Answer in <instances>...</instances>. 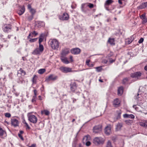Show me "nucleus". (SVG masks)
Wrapping results in <instances>:
<instances>
[{"mask_svg": "<svg viewBox=\"0 0 147 147\" xmlns=\"http://www.w3.org/2000/svg\"><path fill=\"white\" fill-rule=\"evenodd\" d=\"M34 96H37V91L36 90H34Z\"/></svg>", "mask_w": 147, "mask_h": 147, "instance_id": "obj_55", "label": "nucleus"}, {"mask_svg": "<svg viewBox=\"0 0 147 147\" xmlns=\"http://www.w3.org/2000/svg\"><path fill=\"white\" fill-rule=\"evenodd\" d=\"M82 11L84 13H86V11L84 9V7H82Z\"/></svg>", "mask_w": 147, "mask_h": 147, "instance_id": "obj_60", "label": "nucleus"}, {"mask_svg": "<svg viewBox=\"0 0 147 147\" xmlns=\"http://www.w3.org/2000/svg\"><path fill=\"white\" fill-rule=\"evenodd\" d=\"M133 107L136 110H137L138 109V107H136V105H134L133 106Z\"/></svg>", "mask_w": 147, "mask_h": 147, "instance_id": "obj_61", "label": "nucleus"}, {"mask_svg": "<svg viewBox=\"0 0 147 147\" xmlns=\"http://www.w3.org/2000/svg\"><path fill=\"white\" fill-rule=\"evenodd\" d=\"M5 116L6 117H7L8 118L10 117L11 116V114L10 113H6L5 114Z\"/></svg>", "mask_w": 147, "mask_h": 147, "instance_id": "obj_46", "label": "nucleus"}, {"mask_svg": "<svg viewBox=\"0 0 147 147\" xmlns=\"http://www.w3.org/2000/svg\"><path fill=\"white\" fill-rule=\"evenodd\" d=\"M36 145L35 144H32L30 146H29V147H36Z\"/></svg>", "mask_w": 147, "mask_h": 147, "instance_id": "obj_57", "label": "nucleus"}, {"mask_svg": "<svg viewBox=\"0 0 147 147\" xmlns=\"http://www.w3.org/2000/svg\"><path fill=\"white\" fill-rule=\"evenodd\" d=\"M44 36V34H41L40 35L39 39V44H41V42L43 40Z\"/></svg>", "mask_w": 147, "mask_h": 147, "instance_id": "obj_25", "label": "nucleus"}, {"mask_svg": "<svg viewBox=\"0 0 147 147\" xmlns=\"http://www.w3.org/2000/svg\"><path fill=\"white\" fill-rule=\"evenodd\" d=\"M80 51V49L78 48H73L71 50V53L74 55H77L79 54Z\"/></svg>", "mask_w": 147, "mask_h": 147, "instance_id": "obj_13", "label": "nucleus"}, {"mask_svg": "<svg viewBox=\"0 0 147 147\" xmlns=\"http://www.w3.org/2000/svg\"><path fill=\"white\" fill-rule=\"evenodd\" d=\"M146 17L145 16V13L143 14L141 16H140V18L142 19L143 18H145Z\"/></svg>", "mask_w": 147, "mask_h": 147, "instance_id": "obj_51", "label": "nucleus"}, {"mask_svg": "<svg viewBox=\"0 0 147 147\" xmlns=\"http://www.w3.org/2000/svg\"><path fill=\"white\" fill-rule=\"evenodd\" d=\"M32 33H33V35H34V37L35 36L38 34V33L34 31L33 32H32Z\"/></svg>", "mask_w": 147, "mask_h": 147, "instance_id": "obj_52", "label": "nucleus"}, {"mask_svg": "<svg viewBox=\"0 0 147 147\" xmlns=\"http://www.w3.org/2000/svg\"><path fill=\"white\" fill-rule=\"evenodd\" d=\"M60 69L62 72L65 73H67L72 71V69L71 68L67 67H61L60 68Z\"/></svg>", "mask_w": 147, "mask_h": 147, "instance_id": "obj_9", "label": "nucleus"}, {"mask_svg": "<svg viewBox=\"0 0 147 147\" xmlns=\"http://www.w3.org/2000/svg\"><path fill=\"white\" fill-rule=\"evenodd\" d=\"M37 38L31 39L30 38V39L29 41L30 42H34L36 41L37 40Z\"/></svg>", "mask_w": 147, "mask_h": 147, "instance_id": "obj_36", "label": "nucleus"}, {"mask_svg": "<svg viewBox=\"0 0 147 147\" xmlns=\"http://www.w3.org/2000/svg\"><path fill=\"white\" fill-rule=\"evenodd\" d=\"M123 92V87H119L118 90V94L119 96H121Z\"/></svg>", "mask_w": 147, "mask_h": 147, "instance_id": "obj_24", "label": "nucleus"}, {"mask_svg": "<svg viewBox=\"0 0 147 147\" xmlns=\"http://www.w3.org/2000/svg\"><path fill=\"white\" fill-rule=\"evenodd\" d=\"M72 99L73 100V103H74L76 101V99H75L74 98H72Z\"/></svg>", "mask_w": 147, "mask_h": 147, "instance_id": "obj_62", "label": "nucleus"}, {"mask_svg": "<svg viewBox=\"0 0 147 147\" xmlns=\"http://www.w3.org/2000/svg\"><path fill=\"white\" fill-rule=\"evenodd\" d=\"M36 96H33L32 97V102H34L36 101Z\"/></svg>", "mask_w": 147, "mask_h": 147, "instance_id": "obj_47", "label": "nucleus"}, {"mask_svg": "<svg viewBox=\"0 0 147 147\" xmlns=\"http://www.w3.org/2000/svg\"><path fill=\"white\" fill-rule=\"evenodd\" d=\"M105 133L107 135H109L111 133V127L110 125H109L106 127L105 129Z\"/></svg>", "mask_w": 147, "mask_h": 147, "instance_id": "obj_11", "label": "nucleus"}, {"mask_svg": "<svg viewBox=\"0 0 147 147\" xmlns=\"http://www.w3.org/2000/svg\"><path fill=\"white\" fill-rule=\"evenodd\" d=\"M28 8L30 12L31 13V15L34 16L36 11L35 10L32 8L31 5L30 4H28Z\"/></svg>", "mask_w": 147, "mask_h": 147, "instance_id": "obj_19", "label": "nucleus"}, {"mask_svg": "<svg viewBox=\"0 0 147 147\" xmlns=\"http://www.w3.org/2000/svg\"><path fill=\"white\" fill-rule=\"evenodd\" d=\"M18 136L22 140H24V139L22 135L20 134H18Z\"/></svg>", "mask_w": 147, "mask_h": 147, "instance_id": "obj_50", "label": "nucleus"}, {"mask_svg": "<svg viewBox=\"0 0 147 147\" xmlns=\"http://www.w3.org/2000/svg\"><path fill=\"white\" fill-rule=\"evenodd\" d=\"M93 143L96 145L102 144L104 142V140L101 137H96L93 140Z\"/></svg>", "mask_w": 147, "mask_h": 147, "instance_id": "obj_3", "label": "nucleus"}, {"mask_svg": "<svg viewBox=\"0 0 147 147\" xmlns=\"http://www.w3.org/2000/svg\"><path fill=\"white\" fill-rule=\"evenodd\" d=\"M102 130V126L100 125H98L93 127V131L94 133L97 134L101 132Z\"/></svg>", "mask_w": 147, "mask_h": 147, "instance_id": "obj_7", "label": "nucleus"}, {"mask_svg": "<svg viewBox=\"0 0 147 147\" xmlns=\"http://www.w3.org/2000/svg\"><path fill=\"white\" fill-rule=\"evenodd\" d=\"M5 131L2 129L0 127V136H2L3 135Z\"/></svg>", "mask_w": 147, "mask_h": 147, "instance_id": "obj_33", "label": "nucleus"}, {"mask_svg": "<svg viewBox=\"0 0 147 147\" xmlns=\"http://www.w3.org/2000/svg\"><path fill=\"white\" fill-rule=\"evenodd\" d=\"M147 7V2L142 3L139 7V9H142L145 8Z\"/></svg>", "mask_w": 147, "mask_h": 147, "instance_id": "obj_23", "label": "nucleus"}, {"mask_svg": "<svg viewBox=\"0 0 147 147\" xmlns=\"http://www.w3.org/2000/svg\"><path fill=\"white\" fill-rule=\"evenodd\" d=\"M140 125L142 126L146 127H147V125L144 123H141Z\"/></svg>", "mask_w": 147, "mask_h": 147, "instance_id": "obj_45", "label": "nucleus"}, {"mask_svg": "<svg viewBox=\"0 0 147 147\" xmlns=\"http://www.w3.org/2000/svg\"><path fill=\"white\" fill-rule=\"evenodd\" d=\"M113 2V1L112 0H107L105 3V5H109Z\"/></svg>", "mask_w": 147, "mask_h": 147, "instance_id": "obj_28", "label": "nucleus"}, {"mask_svg": "<svg viewBox=\"0 0 147 147\" xmlns=\"http://www.w3.org/2000/svg\"><path fill=\"white\" fill-rule=\"evenodd\" d=\"M90 136L89 135H87L85 136L83 138V141H87L86 142V145L87 146H89L91 144L90 142L89 141H88L90 139Z\"/></svg>", "mask_w": 147, "mask_h": 147, "instance_id": "obj_12", "label": "nucleus"}, {"mask_svg": "<svg viewBox=\"0 0 147 147\" xmlns=\"http://www.w3.org/2000/svg\"><path fill=\"white\" fill-rule=\"evenodd\" d=\"M134 116L132 114L129 115L128 118H130L131 119H134Z\"/></svg>", "mask_w": 147, "mask_h": 147, "instance_id": "obj_49", "label": "nucleus"}, {"mask_svg": "<svg viewBox=\"0 0 147 147\" xmlns=\"http://www.w3.org/2000/svg\"><path fill=\"white\" fill-rule=\"evenodd\" d=\"M70 62H72L73 61V57L72 56H70Z\"/></svg>", "mask_w": 147, "mask_h": 147, "instance_id": "obj_56", "label": "nucleus"}, {"mask_svg": "<svg viewBox=\"0 0 147 147\" xmlns=\"http://www.w3.org/2000/svg\"><path fill=\"white\" fill-rule=\"evenodd\" d=\"M124 1V0H118V2L119 3L120 5L122 4V1Z\"/></svg>", "mask_w": 147, "mask_h": 147, "instance_id": "obj_58", "label": "nucleus"}, {"mask_svg": "<svg viewBox=\"0 0 147 147\" xmlns=\"http://www.w3.org/2000/svg\"><path fill=\"white\" fill-rule=\"evenodd\" d=\"M49 112L47 110H45L43 111H42L41 112V113L42 114H45L46 115H49Z\"/></svg>", "mask_w": 147, "mask_h": 147, "instance_id": "obj_27", "label": "nucleus"}, {"mask_svg": "<svg viewBox=\"0 0 147 147\" xmlns=\"http://www.w3.org/2000/svg\"><path fill=\"white\" fill-rule=\"evenodd\" d=\"M94 68L96 69V71L98 72L101 71L102 70V68L101 66L97 67Z\"/></svg>", "mask_w": 147, "mask_h": 147, "instance_id": "obj_32", "label": "nucleus"}, {"mask_svg": "<svg viewBox=\"0 0 147 147\" xmlns=\"http://www.w3.org/2000/svg\"><path fill=\"white\" fill-rule=\"evenodd\" d=\"M60 59L62 62L65 64H68L70 63V62L68 60L67 58L65 56H61Z\"/></svg>", "mask_w": 147, "mask_h": 147, "instance_id": "obj_18", "label": "nucleus"}, {"mask_svg": "<svg viewBox=\"0 0 147 147\" xmlns=\"http://www.w3.org/2000/svg\"><path fill=\"white\" fill-rule=\"evenodd\" d=\"M60 20H67L69 18V16L66 13H64L63 15L59 16Z\"/></svg>", "mask_w": 147, "mask_h": 147, "instance_id": "obj_10", "label": "nucleus"}, {"mask_svg": "<svg viewBox=\"0 0 147 147\" xmlns=\"http://www.w3.org/2000/svg\"><path fill=\"white\" fill-rule=\"evenodd\" d=\"M144 41V38H141L138 41V43H142Z\"/></svg>", "mask_w": 147, "mask_h": 147, "instance_id": "obj_48", "label": "nucleus"}, {"mask_svg": "<svg viewBox=\"0 0 147 147\" xmlns=\"http://www.w3.org/2000/svg\"><path fill=\"white\" fill-rule=\"evenodd\" d=\"M3 31L5 33L9 32L11 31V26L10 24H5L3 27Z\"/></svg>", "mask_w": 147, "mask_h": 147, "instance_id": "obj_4", "label": "nucleus"}, {"mask_svg": "<svg viewBox=\"0 0 147 147\" xmlns=\"http://www.w3.org/2000/svg\"><path fill=\"white\" fill-rule=\"evenodd\" d=\"M70 89L72 92H74L77 88V86L75 82L71 83L70 85Z\"/></svg>", "mask_w": 147, "mask_h": 147, "instance_id": "obj_17", "label": "nucleus"}, {"mask_svg": "<svg viewBox=\"0 0 147 147\" xmlns=\"http://www.w3.org/2000/svg\"><path fill=\"white\" fill-rule=\"evenodd\" d=\"M117 112L118 115L117 116V119H119L121 118V112L120 110H119L117 111Z\"/></svg>", "mask_w": 147, "mask_h": 147, "instance_id": "obj_30", "label": "nucleus"}, {"mask_svg": "<svg viewBox=\"0 0 147 147\" xmlns=\"http://www.w3.org/2000/svg\"><path fill=\"white\" fill-rule=\"evenodd\" d=\"M115 60H110L109 61L110 63H111L113 62Z\"/></svg>", "mask_w": 147, "mask_h": 147, "instance_id": "obj_63", "label": "nucleus"}, {"mask_svg": "<svg viewBox=\"0 0 147 147\" xmlns=\"http://www.w3.org/2000/svg\"><path fill=\"white\" fill-rule=\"evenodd\" d=\"M44 50V47L41 44H39V48H36L33 52L32 54L34 55L40 54Z\"/></svg>", "mask_w": 147, "mask_h": 147, "instance_id": "obj_2", "label": "nucleus"}, {"mask_svg": "<svg viewBox=\"0 0 147 147\" xmlns=\"http://www.w3.org/2000/svg\"><path fill=\"white\" fill-rule=\"evenodd\" d=\"M144 69L145 70L147 71V64H146V65L144 67Z\"/></svg>", "mask_w": 147, "mask_h": 147, "instance_id": "obj_64", "label": "nucleus"}, {"mask_svg": "<svg viewBox=\"0 0 147 147\" xmlns=\"http://www.w3.org/2000/svg\"><path fill=\"white\" fill-rule=\"evenodd\" d=\"M50 44L53 49H57L59 47V43L56 39H51L49 41Z\"/></svg>", "mask_w": 147, "mask_h": 147, "instance_id": "obj_1", "label": "nucleus"}, {"mask_svg": "<svg viewBox=\"0 0 147 147\" xmlns=\"http://www.w3.org/2000/svg\"><path fill=\"white\" fill-rule=\"evenodd\" d=\"M108 42L111 45H115L114 39L113 38H109Z\"/></svg>", "mask_w": 147, "mask_h": 147, "instance_id": "obj_26", "label": "nucleus"}, {"mask_svg": "<svg viewBox=\"0 0 147 147\" xmlns=\"http://www.w3.org/2000/svg\"><path fill=\"white\" fill-rule=\"evenodd\" d=\"M142 19V23L143 24H144L147 22V19L146 17L143 18Z\"/></svg>", "mask_w": 147, "mask_h": 147, "instance_id": "obj_35", "label": "nucleus"}, {"mask_svg": "<svg viewBox=\"0 0 147 147\" xmlns=\"http://www.w3.org/2000/svg\"><path fill=\"white\" fill-rule=\"evenodd\" d=\"M33 17L34 15H28V16L27 17V18L28 21H30L33 19Z\"/></svg>", "mask_w": 147, "mask_h": 147, "instance_id": "obj_29", "label": "nucleus"}, {"mask_svg": "<svg viewBox=\"0 0 147 147\" xmlns=\"http://www.w3.org/2000/svg\"><path fill=\"white\" fill-rule=\"evenodd\" d=\"M45 25V24L44 22L41 21H38L37 22L36 24V26L39 28L44 27Z\"/></svg>", "mask_w": 147, "mask_h": 147, "instance_id": "obj_20", "label": "nucleus"}, {"mask_svg": "<svg viewBox=\"0 0 147 147\" xmlns=\"http://www.w3.org/2000/svg\"><path fill=\"white\" fill-rule=\"evenodd\" d=\"M142 75V73L139 71H137L132 73L131 76L133 78L138 79L140 78Z\"/></svg>", "mask_w": 147, "mask_h": 147, "instance_id": "obj_6", "label": "nucleus"}, {"mask_svg": "<svg viewBox=\"0 0 147 147\" xmlns=\"http://www.w3.org/2000/svg\"><path fill=\"white\" fill-rule=\"evenodd\" d=\"M69 53V49H63L61 53V56H65L67 55Z\"/></svg>", "mask_w": 147, "mask_h": 147, "instance_id": "obj_16", "label": "nucleus"}, {"mask_svg": "<svg viewBox=\"0 0 147 147\" xmlns=\"http://www.w3.org/2000/svg\"><path fill=\"white\" fill-rule=\"evenodd\" d=\"M123 126V124L122 123H119L116 125V129L117 131L120 130Z\"/></svg>", "mask_w": 147, "mask_h": 147, "instance_id": "obj_22", "label": "nucleus"}, {"mask_svg": "<svg viewBox=\"0 0 147 147\" xmlns=\"http://www.w3.org/2000/svg\"><path fill=\"white\" fill-rule=\"evenodd\" d=\"M130 38H131V40H128L127 41V42H128V44H129L131 43L134 40V37L133 36H131V37Z\"/></svg>", "mask_w": 147, "mask_h": 147, "instance_id": "obj_37", "label": "nucleus"}, {"mask_svg": "<svg viewBox=\"0 0 147 147\" xmlns=\"http://www.w3.org/2000/svg\"><path fill=\"white\" fill-rule=\"evenodd\" d=\"M36 77V75H34V77L33 78L32 82L33 84H35L36 83V80L35 78V77Z\"/></svg>", "mask_w": 147, "mask_h": 147, "instance_id": "obj_40", "label": "nucleus"}, {"mask_svg": "<svg viewBox=\"0 0 147 147\" xmlns=\"http://www.w3.org/2000/svg\"><path fill=\"white\" fill-rule=\"evenodd\" d=\"M87 6L89 7L90 8H92L94 7V5L93 4L89 3L88 4Z\"/></svg>", "mask_w": 147, "mask_h": 147, "instance_id": "obj_42", "label": "nucleus"}, {"mask_svg": "<svg viewBox=\"0 0 147 147\" xmlns=\"http://www.w3.org/2000/svg\"><path fill=\"white\" fill-rule=\"evenodd\" d=\"M94 65L93 64H90L88 65V66L89 67H93L94 66Z\"/></svg>", "mask_w": 147, "mask_h": 147, "instance_id": "obj_59", "label": "nucleus"}, {"mask_svg": "<svg viewBox=\"0 0 147 147\" xmlns=\"http://www.w3.org/2000/svg\"><path fill=\"white\" fill-rule=\"evenodd\" d=\"M33 37V33H32V32H30L28 36V38H30L31 37Z\"/></svg>", "mask_w": 147, "mask_h": 147, "instance_id": "obj_44", "label": "nucleus"}, {"mask_svg": "<svg viewBox=\"0 0 147 147\" xmlns=\"http://www.w3.org/2000/svg\"><path fill=\"white\" fill-rule=\"evenodd\" d=\"M125 122L126 124L128 125L131 124L132 123V121L131 120H126L125 121Z\"/></svg>", "mask_w": 147, "mask_h": 147, "instance_id": "obj_38", "label": "nucleus"}, {"mask_svg": "<svg viewBox=\"0 0 147 147\" xmlns=\"http://www.w3.org/2000/svg\"><path fill=\"white\" fill-rule=\"evenodd\" d=\"M129 114H125L123 115V117L124 118H128V117H129Z\"/></svg>", "mask_w": 147, "mask_h": 147, "instance_id": "obj_54", "label": "nucleus"}, {"mask_svg": "<svg viewBox=\"0 0 147 147\" xmlns=\"http://www.w3.org/2000/svg\"><path fill=\"white\" fill-rule=\"evenodd\" d=\"M28 120L32 123H36L37 121V118L35 115H31L28 116Z\"/></svg>", "mask_w": 147, "mask_h": 147, "instance_id": "obj_8", "label": "nucleus"}, {"mask_svg": "<svg viewBox=\"0 0 147 147\" xmlns=\"http://www.w3.org/2000/svg\"><path fill=\"white\" fill-rule=\"evenodd\" d=\"M45 71V69H40L38 70V73L40 74H42Z\"/></svg>", "mask_w": 147, "mask_h": 147, "instance_id": "obj_31", "label": "nucleus"}, {"mask_svg": "<svg viewBox=\"0 0 147 147\" xmlns=\"http://www.w3.org/2000/svg\"><path fill=\"white\" fill-rule=\"evenodd\" d=\"M128 81V79L127 78H125L123 80V84H125Z\"/></svg>", "mask_w": 147, "mask_h": 147, "instance_id": "obj_39", "label": "nucleus"}, {"mask_svg": "<svg viewBox=\"0 0 147 147\" xmlns=\"http://www.w3.org/2000/svg\"><path fill=\"white\" fill-rule=\"evenodd\" d=\"M25 11V9L24 7L23 6L20 7L18 9L17 13L20 16L23 14Z\"/></svg>", "mask_w": 147, "mask_h": 147, "instance_id": "obj_15", "label": "nucleus"}, {"mask_svg": "<svg viewBox=\"0 0 147 147\" xmlns=\"http://www.w3.org/2000/svg\"><path fill=\"white\" fill-rule=\"evenodd\" d=\"M90 61V59L87 60L86 61V64L88 66V65L90 64L89 62Z\"/></svg>", "mask_w": 147, "mask_h": 147, "instance_id": "obj_53", "label": "nucleus"}, {"mask_svg": "<svg viewBox=\"0 0 147 147\" xmlns=\"http://www.w3.org/2000/svg\"><path fill=\"white\" fill-rule=\"evenodd\" d=\"M19 71H20L21 73V74H23L24 75H25L26 74V72L24 71V70H23L21 68L20 70H19Z\"/></svg>", "mask_w": 147, "mask_h": 147, "instance_id": "obj_43", "label": "nucleus"}, {"mask_svg": "<svg viewBox=\"0 0 147 147\" xmlns=\"http://www.w3.org/2000/svg\"><path fill=\"white\" fill-rule=\"evenodd\" d=\"M11 125L14 127L18 126L19 124L18 121L15 118L11 119Z\"/></svg>", "mask_w": 147, "mask_h": 147, "instance_id": "obj_14", "label": "nucleus"}, {"mask_svg": "<svg viewBox=\"0 0 147 147\" xmlns=\"http://www.w3.org/2000/svg\"><path fill=\"white\" fill-rule=\"evenodd\" d=\"M58 76L53 74L49 75L46 78V80L47 82L50 81H54L56 80L58 78Z\"/></svg>", "mask_w": 147, "mask_h": 147, "instance_id": "obj_5", "label": "nucleus"}, {"mask_svg": "<svg viewBox=\"0 0 147 147\" xmlns=\"http://www.w3.org/2000/svg\"><path fill=\"white\" fill-rule=\"evenodd\" d=\"M5 91V90H3L2 88H0V96H1L2 94H3L4 95Z\"/></svg>", "mask_w": 147, "mask_h": 147, "instance_id": "obj_34", "label": "nucleus"}, {"mask_svg": "<svg viewBox=\"0 0 147 147\" xmlns=\"http://www.w3.org/2000/svg\"><path fill=\"white\" fill-rule=\"evenodd\" d=\"M120 101L117 98L115 99L113 102V104L115 107H117L119 106Z\"/></svg>", "mask_w": 147, "mask_h": 147, "instance_id": "obj_21", "label": "nucleus"}, {"mask_svg": "<svg viewBox=\"0 0 147 147\" xmlns=\"http://www.w3.org/2000/svg\"><path fill=\"white\" fill-rule=\"evenodd\" d=\"M106 147H112L111 143L110 141H108V142Z\"/></svg>", "mask_w": 147, "mask_h": 147, "instance_id": "obj_41", "label": "nucleus"}]
</instances>
